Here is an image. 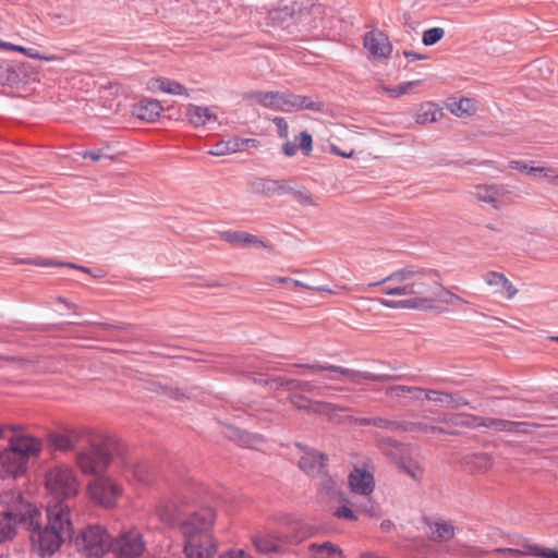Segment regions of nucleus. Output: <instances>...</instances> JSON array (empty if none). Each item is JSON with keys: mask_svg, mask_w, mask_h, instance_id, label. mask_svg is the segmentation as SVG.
Wrapping results in <instances>:
<instances>
[{"mask_svg": "<svg viewBox=\"0 0 558 558\" xmlns=\"http://www.w3.org/2000/svg\"><path fill=\"white\" fill-rule=\"evenodd\" d=\"M1 504L8 508L5 512H12V515L19 518L22 525L27 512L31 509H38L36 506L25 501L19 492L8 490L0 496Z\"/></svg>", "mask_w": 558, "mask_h": 558, "instance_id": "20", "label": "nucleus"}, {"mask_svg": "<svg viewBox=\"0 0 558 558\" xmlns=\"http://www.w3.org/2000/svg\"><path fill=\"white\" fill-rule=\"evenodd\" d=\"M277 92H252L248 95L250 105H259L268 109L275 110Z\"/></svg>", "mask_w": 558, "mask_h": 558, "instance_id": "42", "label": "nucleus"}, {"mask_svg": "<svg viewBox=\"0 0 558 558\" xmlns=\"http://www.w3.org/2000/svg\"><path fill=\"white\" fill-rule=\"evenodd\" d=\"M474 426H484L500 432H519L525 425L523 422H511L500 418H482L480 416H472Z\"/></svg>", "mask_w": 558, "mask_h": 558, "instance_id": "31", "label": "nucleus"}, {"mask_svg": "<svg viewBox=\"0 0 558 558\" xmlns=\"http://www.w3.org/2000/svg\"><path fill=\"white\" fill-rule=\"evenodd\" d=\"M87 442L89 446L76 454V465L83 474L95 475L110 464L111 453L108 447L114 442V438L96 429L95 438Z\"/></svg>", "mask_w": 558, "mask_h": 558, "instance_id": "4", "label": "nucleus"}, {"mask_svg": "<svg viewBox=\"0 0 558 558\" xmlns=\"http://www.w3.org/2000/svg\"><path fill=\"white\" fill-rule=\"evenodd\" d=\"M276 385L282 387L284 385L289 386L291 389H300L303 391H313L314 386L310 381H299V380H284L282 378H277L274 380Z\"/></svg>", "mask_w": 558, "mask_h": 558, "instance_id": "47", "label": "nucleus"}, {"mask_svg": "<svg viewBox=\"0 0 558 558\" xmlns=\"http://www.w3.org/2000/svg\"><path fill=\"white\" fill-rule=\"evenodd\" d=\"M243 141L239 137L221 140L215 143L208 154L216 157H223L240 151Z\"/></svg>", "mask_w": 558, "mask_h": 558, "instance_id": "34", "label": "nucleus"}, {"mask_svg": "<svg viewBox=\"0 0 558 558\" xmlns=\"http://www.w3.org/2000/svg\"><path fill=\"white\" fill-rule=\"evenodd\" d=\"M27 469L28 463L9 446L0 451L1 478H19L27 472Z\"/></svg>", "mask_w": 558, "mask_h": 558, "instance_id": "17", "label": "nucleus"}, {"mask_svg": "<svg viewBox=\"0 0 558 558\" xmlns=\"http://www.w3.org/2000/svg\"><path fill=\"white\" fill-rule=\"evenodd\" d=\"M424 533L427 537L435 543H447L456 535V527L450 520L444 518H429L424 517L423 520Z\"/></svg>", "mask_w": 558, "mask_h": 558, "instance_id": "16", "label": "nucleus"}, {"mask_svg": "<svg viewBox=\"0 0 558 558\" xmlns=\"http://www.w3.org/2000/svg\"><path fill=\"white\" fill-rule=\"evenodd\" d=\"M529 555L543 557V558H558V553L549 548H541L538 546H529Z\"/></svg>", "mask_w": 558, "mask_h": 558, "instance_id": "48", "label": "nucleus"}, {"mask_svg": "<svg viewBox=\"0 0 558 558\" xmlns=\"http://www.w3.org/2000/svg\"><path fill=\"white\" fill-rule=\"evenodd\" d=\"M387 395L391 398H407L411 400H422L424 389L420 387L397 385L387 389Z\"/></svg>", "mask_w": 558, "mask_h": 558, "instance_id": "38", "label": "nucleus"}, {"mask_svg": "<svg viewBox=\"0 0 558 558\" xmlns=\"http://www.w3.org/2000/svg\"><path fill=\"white\" fill-rule=\"evenodd\" d=\"M163 107L157 99L144 98L133 106L132 113L137 119L153 123L161 116Z\"/></svg>", "mask_w": 558, "mask_h": 558, "instance_id": "21", "label": "nucleus"}, {"mask_svg": "<svg viewBox=\"0 0 558 558\" xmlns=\"http://www.w3.org/2000/svg\"><path fill=\"white\" fill-rule=\"evenodd\" d=\"M218 558H244V549L225 550Z\"/></svg>", "mask_w": 558, "mask_h": 558, "instance_id": "56", "label": "nucleus"}, {"mask_svg": "<svg viewBox=\"0 0 558 558\" xmlns=\"http://www.w3.org/2000/svg\"><path fill=\"white\" fill-rule=\"evenodd\" d=\"M308 550L312 558H344L342 551L330 542L311 544Z\"/></svg>", "mask_w": 558, "mask_h": 558, "instance_id": "36", "label": "nucleus"}, {"mask_svg": "<svg viewBox=\"0 0 558 558\" xmlns=\"http://www.w3.org/2000/svg\"><path fill=\"white\" fill-rule=\"evenodd\" d=\"M380 526H381L383 531H389L392 526V523H391V521H384V522H381Z\"/></svg>", "mask_w": 558, "mask_h": 558, "instance_id": "64", "label": "nucleus"}, {"mask_svg": "<svg viewBox=\"0 0 558 558\" xmlns=\"http://www.w3.org/2000/svg\"><path fill=\"white\" fill-rule=\"evenodd\" d=\"M449 112L458 118H469L477 112V101L473 98L461 97L459 99H450L446 104Z\"/></svg>", "mask_w": 558, "mask_h": 558, "instance_id": "27", "label": "nucleus"}, {"mask_svg": "<svg viewBox=\"0 0 558 558\" xmlns=\"http://www.w3.org/2000/svg\"><path fill=\"white\" fill-rule=\"evenodd\" d=\"M509 192L498 184H481L475 186L472 192L473 197L481 203L490 205L494 209H499L505 204V198Z\"/></svg>", "mask_w": 558, "mask_h": 558, "instance_id": "19", "label": "nucleus"}, {"mask_svg": "<svg viewBox=\"0 0 558 558\" xmlns=\"http://www.w3.org/2000/svg\"><path fill=\"white\" fill-rule=\"evenodd\" d=\"M277 128L278 136L286 140L282 145V153L287 157H293L296 154L298 148L305 155L308 156L313 150V138L307 131H303L299 136H295L294 143L289 141V124L288 121L282 117H276L272 120Z\"/></svg>", "mask_w": 558, "mask_h": 558, "instance_id": "11", "label": "nucleus"}, {"mask_svg": "<svg viewBox=\"0 0 558 558\" xmlns=\"http://www.w3.org/2000/svg\"><path fill=\"white\" fill-rule=\"evenodd\" d=\"M423 84L422 80H413L402 82L397 86H390L385 82H380L378 84V90L385 94L387 97L396 99L405 95H410L414 92V89Z\"/></svg>", "mask_w": 558, "mask_h": 558, "instance_id": "29", "label": "nucleus"}, {"mask_svg": "<svg viewBox=\"0 0 558 558\" xmlns=\"http://www.w3.org/2000/svg\"><path fill=\"white\" fill-rule=\"evenodd\" d=\"M252 189L256 193L267 195H283L291 192V186L286 181L257 180L252 183Z\"/></svg>", "mask_w": 558, "mask_h": 558, "instance_id": "33", "label": "nucleus"}, {"mask_svg": "<svg viewBox=\"0 0 558 558\" xmlns=\"http://www.w3.org/2000/svg\"><path fill=\"white\" fill-rule=\"evenodd\" d=\"M290 401L299 410H306L315 413H328L329 411L337 409V407L331 403L312 401L302 395H292L290 397Z\"/></svg>", "mask_w": 558, "mask_h": 558, "instance_id": "32", "label": "nucleus"}, {"mask_svg": "<svg viewBox=\"0 0 558 558\" xmlns=\"http://www.w3.org/2000/svg\"><path fill=\"white\" fill-rule=\"evenodd\" d=\"M368 287H380L381 293L388 299L379 303L393 310L427 311L436 307L437 303L458 305L465 300L444 288L437 271L416 266H405L392 271L380 281Z\"/></svg>", "mask_w": 558, "mask_h": 558, "instance_id": "1", "label": "nucleus"}, {"mask_svg": "<svg viewBox=\"0 0 558 558\" xmlns=\"http://www.w3.org/2000/svg\"><path fill=\"white\" fill-rule=\"evenodd\" d=\"M96 429L87 426L63 425L47 436L48 445L57 451L69 452L82 441L94 439Z\"/></svg>", "mask_w": 558, "mask_h": 558, "instance_id": "6", "label": "nucleus"}, {"mask_svg": "<svg viewBox=\"0 0 558 558\" xmlns=\"http://www.w3.org/2000/svg\"><path fill=\"white\" fill-rule=\"evenodd\" d=\"M484 281L487 286L495 288V293L511 300L518 293V289L501 272L488 271L484 275Z\"/></svg>", "mask_w": 558, "mask_h": 558, "instance_id": "22", "label": "nucleus"}, {"mask_svg": "<svg viewBox=\"0 0 558 558\" xmlns=\"http://www.w3.org/2000/svg\"><path fill=\"white\" fill-rule=\"evenodd\" d=\"M11 433L12 435L8 440V446L22 457L24 461L29 463L31 459H36L40 456L44 449L41 438L24 432L22 426L16 425L15 430Z\"/></svg>", "mask_w": 558, "mask_h": 558, "instance_id": "10", "label": "nucleus"}, {"mask_svg": "<svg viewBox=\"0 0 558 558\" xmlns=\"http://www.w3.org/2000/svg\"><path fill=\"white\" fill-rule=\"evenodd\" d=\"M246 248L269 251V245L255 235L246 234Z\"/></svg>", "mask_w": 558, "mask_h": 558, "instance_id": "49", "label": "nucleus"}, {"mask_svg": "<svg viewBox=\"0 0 558 558\" xmlns=\"http://www.w3.org/2000/svg\"><path fill=\"white\" fill-rule=\"evenodd\" d=\"M26 514L22 526L29 531L32 550L39 556H51L57 553L65 539L57 531L47 525L43 526V515L39 509H31V512Z\"/></svg>", "mask_w": 558, "mask_h": 558, "instance_id": "3", "label": "nucleus"}, {"mask_svg": "<svg viewBox=\"0 0 558 558\" xmlns=\"http://www.w3.org/2000/svg\"><path fill=\"white\" fill-rule=\"evenodd\" d=\"M333 515L338 519L356 520L354 512L348 506L336 509Z\"/></svg>", "mask_w": 558, "mask_h": 558, "instance_id": "53", "label": "nucleus"}, {"mask_svg": "<svg viewBox=\"0 0 558 558\" xmlns=\"http://www.w3.org/2000/svg\"><path fill=\"white\" fill-rule=\"evenodd\" d=\"M46 512L47 526L57 531L65 541L70 539L73 534V524L69 505L63 500L53 501L48 504Z\"/></svg>", "mask_w": 558, "mask_h": 558, "instance_id": "12", "label": "nucleus"}, {"mask_svg": "<svg viewBox=\"0 0 558 558\" xmlns=\"http://www.w3.org/2000/svg\"><path fill=\"white\" fill-rule=\"evenodd\" d=\"M216 521L211 508H202L180 524L184 537L183 549L186 558H214L217 543L210 531Z\"/></svg>", "mask_w": 558, "mask_h": 558, "instance_id": "2", "label": "nucleus"}, {"mask_svg": "<svg viewBox=\"0 0 558 558\" xmlns=\"http://www.w3.org/2000/svg\"><path fill=\"white\" fill-rule=\"evenodd\" d=\"M264 444L265 439L260 435H246V448L260 449Z\"/></svg>", "mask_w": 558, "mask_h": 558, "instance_id": "52", "label": "nucleus"}, {"mask_svg": "<svg viewBox=\"0 0 558 558\" xmlns=\"http://www.w3.org/2000/svg\"><path fill=\"white\" fill-rule=\"evenodd\" d=\"M508 168L529 173L530 166L520 160H511L508 162Z\"/></svg>", "mask_w": 558, "mask_h": 558, "instance_id": "57", "label": "nucleus"}, {"mask_svg": "<svg viewBox=\"0 0 558 558\" xmlns=\"http://www.w3.org/2000/svg\"><path fill=\"white\" fill-rule=\"evenodd\" d=\"M423 399L433 401L447 409H458L460 407L469 405V401L460 393H447L438 390H425Z\"/></svg>", "mask_w": 558, "mask_h": 558, "instance_id": "24", "label": "nucleus"}, {"mask_svg": "<svg viewBox=\"0 0 558 558\" xmlns=\"http://www.w3.org/2000/svg\"><path fill=\"white\" fill-rule=\"evenodd\" d=\"M327 378L329 380H341V379H347L345 377L339 375V374H330V373H327Z\"/></svg>", "mask_w": 558, "mask_h": 558, "instance_id": "63", "label": "nucleus"}, {"mask_svg": "<svg viewBox=\"0 0 558 558\" xmlns=\"http://www.w3.org/2000/svg\"><path fill=\"white\" fill-rule=\"evenodd\" d=\"M325 456L318 451H305L299 461V466L311 476H317L323 472Z\"/></svg>", "mask_w": 558, "mask_h": 558, "instance_id": "30", "label": "nucleus"}, {"mask_svg": "<svg viewBox=\"0 0 558 558\" xmlns=\"http://www.w3.org/2000/svg\"><path fill=\"white\" fill-rule=\"evenodd\" d=\"M323 104L312 97L277 92L275 110L294 112L300 110L323 111Z\"/></svg>", "mask_w": 558, "mask_h": 558, "instance_id": "15", "label": "nucleus"}, {"mask_svg": "<svg viewBox=\"0 0 558 558\" xmlns=\"http://www.w3.org/2000/svg\"><path fill=\"white\" fill-rule=\"evenodd\" d=\"M269 280L271 283L283 284L290 290L308 291V290L314 289V286L308 284V283L298 280V279L290 278V277L274 276Z\"/></svg>", "mask_w": 558, "mask_h": 558, "instance_id": "45", "label": "nucleus"}, {"mask_svg": "<svg viewBox=\"0 0 558 558\" xmlns=\"http://www.w3.org/2000/svg\"><path fill=\"white\" fill-rule=\"evenodd\" d=\"M145 549L143 535L136 529L121 532L110 544V550L117 558H141Z\"/></svg>", "mask_w": 558, "mask_h": 558, "instance_id": "9", "label": "nucleus"}, {"mask_svg": "<svg viewBox=\"0 0 558 558\" xmlns=\"http://www.w3.org/2000/svg\"><path fill=\"white\" fill-rule=\"evenodd\" d=\"M155 512L162 522L172 524L178 518L179 507L173 500L162 499L157 504Z\"/></svg>", "mask_w": 558, "mask_h": 558, "instance_id": "35", "label": "nucleus"}, {"mask_svg": "<svg viewBox=\"0 0 558 558\" xmlns=\"http://www.w3.org/2000/svg\"><path fill=\"white\" fill-rule=\"evenodd\" d=\"M400 469L415 481H422L424 476V468L418 460L415 459H402L399 462Z\"/></svg>", "mask_w": 558, "mask_h": 558, "instance_id": "43", "label": "nucleus"}, {"mask_svg": "<svg viewBox=\"0 0 558 558\" xmlns=\"http://www.w3.org/2000/svg\"><path fill=\"white\" fill-rule=\"evenodd\" d=\"M312 291L326 292L329 294H339L341 291H349L347 287H337L336 289H330L327 286L314 287Z\"/></svg>", "mask_w": 558, "mask_h": 558, "instance_id": "55", "label": "nucleus"}, {"mask_svg": "<svg viewBox=\"0 0 558 558\" xmlns=\"http://www.w3.org/2000/svg\"><path fill=\"white\" fill-rule=\"evenodd\" d=\"M252 543L255 549L264 555H271L283 550L282 539L271 533L259 532L252 536Z\"/></svg>", "mask_w": 558, "mask_h": 558, "instance_id": "25", "label": "nucleus"}, {"mask_svg": "<svg viewBox=\"0 0 558 558\" xmlns=\"http://www.w3.org/2000/svg\"><path fill=\"white\" fill-rule=\"evenodd\" d=\"M82 157L90 158L94 161H98L101 159V155L99 153L93 151V150H87V151L83 153Z\"/></svg>", "mask_w": 558, "mask_h": 558, "instance_id": "59", "label": "nucleus"}, {"mask_svg": "<svg viewBox=\"0 0 558 558\" xmlns=\"http://www.w3.org/2000/svg\"><path fill=\"white\" fill-rule=\"evenodd\" d=\"M0 48L1 49H7V50L17 51V52L23 53V54H25V56H27V57H29L32 59H37V60H46V61H59V60H61V58L56 56V54L43 56V54H40L35 49L25 48L23 46L13 45V44H10V43H7V41H2V40H0Z\"/></svg>", "mask_w": 558, "mask_h": 558, "instance_id": "40", "label": "nucleus"}, {"mask_svg": "<svg viewBox=\"0 0 558 558\" xmlns=\"http://www.w3.org/2000/svg\"><path fill=\"white\" fill-rule=\"evenodd\" d=\"M22 263L37 265V266H49V265H52V262H38V260H22Z\"/></svg>", "mask_w": 558, "mask_h": 558, "instance_id": "61", "label": "nucleus"}, {"mask_svg": "<svg viewBox=\"0 0 558 558\" xmlns=\"http://www.w3.org/2000/svg\"><path fill=\"white\" fill-rule=\"evenodd\" d=\"M294 201H296L303 207H316L318 206V198L315 197L307 189L302 187L294 190L291 187V192Z\"/></svg>", "mask_w": 558, "mask_h": 558, "instance_id": "44", "label": "nucleus"}, {"mask_svg": "<svg viewBox=\"0 0 558 558\" xmlns=\"http://www.w3.org/2000/svg\"><path fill=\"white\" fill-rule=\"evenodd\" d=\"M124 470L132 473L133 477L141 483H144L148 478V468L144 462L138 461L135 458H129L124 462Z\"/></svg>", "mask_w": 558, "mask_h": 558, "instance_id": "41", "label": "nucleus"}, {"mask_svg": "<svg viewBox=\"0 0 558 558\" xmlns=\"http://www.w3.org/2000/svg\"><path fill=\"white\" fill-rule=\"evenodd\" d=\"M465 463L471 472L485 473L493 466V459L487 453L468 456Z\"/></svg>", "mask_w": 558, "mask_h": 558, "instance_id": "39", "label": "nucleus"}, {"mask_svg": "<svg viewBox=\"0 0 558 558\" xmlns=\"http://www.w3.org/2000/svg\"><path fill=\"white\" fill-rule=\"evenodd\" d=\"M372 425H375L379 428H387V429H393V430L401 428L400 424L390 422V421L381 418V417L372 418Z\"/></svg>", "mask_w": 558, "mask_h": 558, "instance_id": "51", "label": "nucleus"}, {"mask_svg": "<svg viewBox=\"0 0 558 558\" xmlns=\"http://www.w3.org/2000/svg\"><path fill=\"white\" fill-rule=\"evenodd\" d=\"M74 544L87 557L101 558L110 550L111 538L101 526L90 525L76 535Z\"/></svg>", "mask_w": 558, "mask_h": 558, "instance_id": "7", "label": "nucleus"}, {"mask_svg": "<svg viewBox=\"0 0 558 558\" xmlns=\"http://www.w3.org/2000/svg\"><path fill=\"white\" fill-rule=\"evenodd\" d=\"M123 492L122 484L108 475L94 478L86 487L89 499L104 508L116 507Z\"/></svg>", "mask_w": 558, "mask_h": 558, "instance_id": "8", "label": "nucleus"}, {"mask_svg": "<svg viewBox=\"0 0 558 558\" xmlns=\"http://www.w3.org/2000/svg\"><path fill=\"white\" fill-rule=\"evenodd\" d=\"M220 238L238 246H241L244 243V238L239 232L225 231L220 233Z\"/></svg>", "mask_w": 558, "mask_h": 558, "instance_id": "50", "label": "nucleus"}, {"mask_svg": "<svg viewBox=\"0 0 558 558\" xmlns=\"http://www.w3.org/2000/svg\"><path fill=\"white\" fill-rule=\"evenodd\" d=\"M363 46L368 59L378 62L388 60L393 51V46L388 35L379 29L367 32L363 37Z\"/></svg>", "mask_w": 558, "mask_h": 558, "instance_id": "14", "label": "nucleus"}, {"mask_svg": "<svg viewBox=\"0 0 558 558\" xmlns=\"http://www.w3.org/2000/svg\"><path fill=\"white\" fill-rule=\"evenodd\" d=\"M444 117L442 108L433 101H426L420 105L415 113V122L421 125L434 123Z\"/></svg>", "mask_w": 558, "mask_h": 558, "instance_id": "28", "label": "nucleus"}, {"mask_svg": "<svg viewBox=\"0 0 558 558\" xmlns=\"http://www.w3.org/2000/svg\"><path fill=\"white\" fill-rule=\"evenodd\" d=\"M529 173L545 177L550 181V177L554 175V170L549 167H530Z\"/></svg>", "mask_w": 558, "mask_h": 558, "instance_id": "54", "label": "nucleus"}, {"mask_svg": "<svg viewBox=\"0 0 558 558\" xmlns=\"http://www.w3.org/2000/svg\"><path fill=\"white\" fill-rule=\"evenodd\" d=\"M147 88L151 93H165L174 96L190 97L189 89L184 85L167 77H155L149 80Z\"/></svg>", "mask_w": 558, "mask_h": 558, "instance_id": "23", "label": "nucleus"}, {"mask_svg": "<svg viewBox=\"0 0 558 558\" xmlns=\"http://www.w3.org/2000/svg\"><path fill=\"white\" fill-rule=\"evenodd\" d=\"M219 107L216 105L187 104L184 117L187 124L193 129H210L219 123Z\"/></svg>", "mask_w": 558, "mask_h": 558, "instance_id": "13", "label": "nucleus"}, {"mask_svg": "<svg viewBox=\"0 0 558 558\" xmlns=\"http://www.w3.org/2000/svg\"><path fill=\"white\" fill-rule=\"evenodd\" d=\"M330 151L335 155L341 156L343 158H351L354 155V150L350 149L349 151L339 149L336 145H330Z\"/></svg>", "mask_w": 558, "mask_h": 558, "instance_id": "58", "label": "nucleus"}, {"mask_svg": "<svg viewBox=\"0 0 558 558\" xmlns=\"http://www.w3.org/2000/svg\"><path fill=\"white\" fill-rule=\"evenodd\" d=\"M445 36V29L441 27H433L423 33L422 41L425 46H433L441 40Z\"/></svg>", "mask_w": 558, "mask_h": 558, "instance_id": "46", "label": "nucleus"}, {"mask_svg": "<svg viewBox=\"0 0 558 558\" xmlns=\"http://www.w3.org/2000/svg\"><path fill=\"white\" fill-rule=\"evenodd\" d=\"M306 368H308L312 373H330V374H339L348 380L354 383V384H361L363 380H369V381H376L380 379L379 375L368 373V372H360L338 365H324V364H312L306 365Z\"/></svg>", "mask_w": 558, "mask_h": 558, "instance_id": "18", "label": "nucleus"}, {"mask_svg": "<svg viewBox=\"0 0 558 558\" xmlns=\"http://www.w3.org/2000/svg\"><path fill=\"white\" fill-rule=\"evenodd\" d=\"M351 490L360 495H369L374 490V476L372 473L355 469L349 476Z\"/></svg>", "mask_w": 558, "mask_h": 558, "instance_id": "26", "label": "nucleus"}, {"mask_svg": "<svg viewBox=\"0 0 558 558\" xmlns=\"http://www.w3.org/2000/svg\"><path fill=\"white\" fill-rule=\"evenodd\" d=\"M17 523L19 518L12 515V512L0 513V543L15 536Z\"/></svg>", "mask_w": 558, "mask_h": 558, "instance_id": "37", "label": "nucleus"}, {"mask_svg": "<svg viewBox=\"0 0 558 558\" xmlns=\"http://www.w3.org/2000/svg\"><path fill=\"white\" fill-rule=\"evenodd\" d=\"M45 487L56 497L70 498L80 493L81 482L73 468L60 464L47 471L45 475Z\"/></svg>", "mask_w": 558, "mask_h": 558, "instance_id": "5", "label": "nucleus"}, {"mask_svg": "<svg viewBox=\"0 0 558 558\" xmlns=\"http://www.w3.org/2000/svg\"><path fill=\"white\" fill-rule=\"evenodd\" d=\"M15 430V425H1L0 424V439L5 438L8 432Z\"/></svg>", "mask_w": 558, "mask_h": 558, "instance_id": "60", "label": "nucleus"}, {"mask_svg": "<svg viewBox=\"0 0 558 558\" xmlns=\"http://www.w3.org/2000/svg\"><path fill=\"white\" fill-rule=\"evenodd\" d=\"M403 54L407 57V58H410L412 60H418V59H423V57L421 54H417V53H414V52H411V51H404Z\"/></svg>", "mask_w": 558, "mask_h": 558, "instance_id": "62", "label": "nucleus"}]
</instances>
